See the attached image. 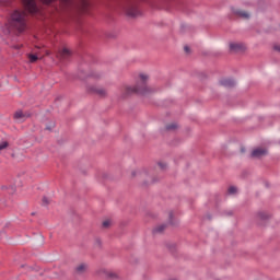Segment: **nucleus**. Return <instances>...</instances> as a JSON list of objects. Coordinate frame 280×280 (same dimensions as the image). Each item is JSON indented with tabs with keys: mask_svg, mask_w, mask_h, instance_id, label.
Returning a JSON list of instances; mask_svg holds the SVG:
<instances>
[{
	"mask_svg": "<svg viewBox=\"0 0 280 280\" xmlns=\"http://www.w3.org/2000/svg\"><path fill=\"white\" fill-rule=\"evenodd\" d=\"M150 80L148 74H140V80L136 85H124L120 88V97L126 100L129 95H133V93H138L139 95H150V93H154V89L148 86L145 82Z\"/></svg>",
	"mask_w": 280,
	"mask_h": 280,
	"instance_id": "f257e3e1",
	"label": "nucleus"
},
{
	"mask_svg": "<svg viewBox=\"0 0 280 280\" xmlns=\"http://www.w3.org/2000/svg\"><path fill=\"white\" fill-rule=\"evenodd\" d=\"M10 25L12 30H16V32H25V27H27V13L25 11L15 10L11 14Z\"/></svg>",
	"mask_w": 280,
	"mask_h": 280,
	"instance_id": "f03ea898",
	"label": "nucleus"
},
{
	"mask_svg": "<svg viewBox=\"0 0 280 280\" xmlns=\"http://www.w3.org/2000/svg\"><path fill=\"white\" fill-rule=\"evenodd\" d=\"M1 3H3L4 5H9V3L12 0H0ZM44 3H51L54 2V0H42ZM22 2L24 3L25 10H27V12H30L31 14H36V12H38V7L36 5V0H22Z\"/></svg>",
	"mask_w": 280,
	"mask_h": 280,
	"instance_id": "7ed1b4c3",
	"label": "nucleus"
},
{
	"mask_svg": "<svg viewBox=\"0 0 280 280\" xmlns=\"http://www.w3.org/2000/svg\"><path fill=\"white\" fill-rule=\"evenodd\" d=\"M125 11L127 16H139V8L137 7V2L135 1H128L125 7Z\"/></svg>",
	"mask_w": 280,
	"mask_h": 280,
	"instance_id": "20e7f679",
	"label": "nucleus"
},
{
	"mask_svg": "<svg viewBox=\"0 0 280 280\" xmlns=\"http://www.w3.org/2000/svg\"><path fill=\"white\" fill-rule=\"evenodd\" d=\"M97 275L100 277H103L104 279H110V280L119 279V273H117V271H113L110 269L102 268L97 271Z\"/></svg>",
	"mask_w": 280,
	"mask_h": 280,
	"instance_id": "39448f33",
	"label": "nucleus"
},
{
	"mask_svg": "<svg viewBox=\"0 0 280 280\" xmlns=\"http://www.w3.org/2000/svg\"><path fill=\"white\" fill-rule=\"evenodd\" d=\"M28 117H30L28 113H24L23 110H18L14 113L13 119H15L18 124H23V121H25V119H27Z\"/></svg>",
	"mask_w": 280,
	"mask_h": 280,
	"instance_id": "423d86ee",
	"label": "nucleus"
},
{
	"mask_svg": "<svg viewBox=\"0 0 280 280\" xmlns=\"http://www.w3.org/2000/svg\"><path fill=\"white\" fill-rule=\"evenodd\" d=\"M90 93H95L100 97H106L107 93L104 88H97V86H90L89 88Z\"/></svg>",
	"mask_w": 280,
	"mask_h": 280,
	"instance_id": "0eeeda50",
	"label": "nucleus"
},
{
	"mask_svg": "<svg viewBox=\"0 0 280 280\" xmlns=\"http://www.w3.org/2000/svg\"><path fill=\"white\" fill-rule=\"evenodd\" d=\"M266 154H268V150L264 148L254 149L252 152V156L254 159H261V156H266Z\"/></svg>",
	"mask_w": 280,
	"mask_h": 280,
	"instance_id": "6e6552de",
	"label": "nucleus"
},
{
	"mask_svg": "<svg viewBox=\"0 0 280 280\" xmlns=\"http://www.w3.org/2000/svg\"><path fill=\"white\" fill-rule=\"evenodd\" d=\"M246 49V46L242 43H230V50L237 54L238 51H244Z\"/></svg>",
	"mask_w": 280,
	"mask_h": 280,
	"instance_id": "1a4fd4ad",
	"label": "nucleus"
},
{
	"mask_svg": "<svg viewBox=\"0 0 280 280\" xmlns=\"http://www.w3.org/2000/svg\"><path fill=\"white\" fill-rule=\"evenodd\" d=\"M57 58L59 60H69V58H71V50L63 48L57 54Z\"/></svg>",
	"mask_w": 280,
	"mask_h": 280,
	"instance_id": "9d476101",
	"label": "nucleus"
},
{
	"mask_svg": "<svg viewBox=\"0 0 280 280\" xmlns=\"http://www.w3.org/2000/svg\"><path fill=\"white\" fill-rule=\"evenodd\" d=\"M220 84H221L222 86H228V89H231V86H235V81L232 80V79H222V80L220 81Z\"/></svg>",
	"mask_w": 280,
	"mask_h": 280,
	"instance_id": "9b49d317",
	"label": "nucleus"
},
{
	"mask_svg": "<svg viewBox=\"0 0 280 280\" xmlns=\"http://www.w3.org/2000/svg\"><path fill=\"white\" fill-rule=\"evenodd\" d=\"M86 268H89V266H86V264H80L79 266H77L75 271L79 275H82V272H86Z\"/></svg>",
	"mask_w": 280,
	"mask_h": 280,
	"instance_id": "f8f14e48",
	"label": "nucleus"
},
{
	"mask_svg": "<svg viewBox=\"0 0 280 280\" xmlns=\"http://www.w3.org/2000/svg\"><path fill=\"white\" fill-rule=\"evenodd\" d=\"M236 14L241 16V19H250V13L246 11H236Z\"/></svg>",
	"mask_w": 280,
	"mask_h": 280,
	"instance_id": "ddd939ff",
	"label": "nucleus"
},
{
	"mask_svg": "<svg viewBox=\"0 0 280 280\" xmlns=\"http://www.w3.org/2000/svg\"><path fill=\"white\" fill-rule=\"evenodd\" d=\"M10 147V143L8 141L0 142V152H3V150H8Z\"/></svg>",
	"mask_w": 280,
	"mask_h": 280,
	"instance_id": "4468645a",
	"label": "nucleus"
},
{
	"mask_svg": "<svg viewBox=\"0 0 280 280\" xmlns=\"http://www.w3.org/2000/svg\"><path fill=\"white\" fill-rule=\"evenodd\" d=\"M165 224H161V225H158L154 230H153V233H163V231H165Z\"/></svg>",
	"mask_w": 280,
	"mask_h": 280,
	"instance_id": "2eb2a0df",
	"label": "nucleus"
},
{
	"mask_svg": "<svg viewBox=\"0 0 280 280\" xmlns=\"http://www.w3.org/2000/svg\"><path fill=\"white\" fill-rule=\"evenodd\" d=\"M110 224H113V221H110V219H107V220L103 221L102 226H103V229H108V228H110Z\"/></svg>",
	"mask_w": 280,
	"mask_h": 280,
	"instance_id": "dca6fc26",
	"label": "nucleus"
},
{
	"mask_svg": "<svg viewBox=\"0 0 280 280\" xmlns=\"http://www.w3.org/2000/svg\"><path fill=\"white\" fill-rule=\"evenodd\" d=\"M228 192L230 194V196H233V195L237 194V187L231 186V187L228 189Z\"/></svg>",
	"mask_w": 280,
	"mask_h": 280,
	"instance_id": "f3484780",
	"label": "nucleus"
},
{
	"mask_svg": "<svg viewBox=\"0 0 280 280\" xmlns=\"http://www.w3.org/2000/svg\"><path fill=\"white\" fill-rule=\"evenodd\" d=\"M176 128H178V125L176 122H173L166 126L167 130H176Z\"/></svg>",
	"mask_w": 280,
	"mask_h": 280,
	"instance_id": "a211bd4d",
	"label": "nucleus"
},
{
	"mask_svg": "<svg viewBox=\"0 0 280 280\" xmlns=\"http://www.w3.org/2000/svg\"><path fill=\"white\" fill-rule=\"evenodd\" d=\"M28 60H30V62H36V60H38V56H36V55H28Z\"/></svg>",
	"mask_w": 280,
	"mask_h": 280,
	"instance_id": "6ab92c4d",
	"label": "nucleus"
},
{
	"mask_svg": "<svg viewBox=\"0 0 280 280\" xmlns=\"http://www.w3.org/2000/svg\"><path fill=\"white\" fill-rule=\"evenodd\" d=\"M3 189H8V194H14V191H16V187H14V186H10L9 188L3 187Z\"/></svg>",
	"mask_w": 280,
	"mask_h": 280,
	"instance_id": "aec40b11",
	"label": "nucleus"
},
{
	"mask_svg": "<svg viewBox=\"0 0 280 280\" xmlns=\"http://www.w3.org/2000/svg\"><path fill=\"white\" fill-rule=\"evenodd\" d=\"M258 218H260V220H267L268 214H266L265 212H259Z\"/></svg>",
	"mask_w": 280,
	"mask_h": 280,
	"instance_id": "412c9836",
	"label": "nucleus"
},
{
	"mask_svg": "<svg viewBox=\"0 0 280 280\" xmlns=\"http://www.w3.org/2000/svg\"><path fill=\"white\" fill-rule=\"evenodd\" d=\"M158 167L160 170H165V167H167V165L165 163H163V162H160V163H158Z\"/></svg>",
	"mask_w": 280,
	"mask_h": 280,
	"instance_id": "4be33fe9",
	"label": "nucleus"
},
{
	"mask_svg": "<svg viewBox=\"0 0 280 280\" xmlns=\"http://www.w3.org/2000/svg\"><path fill=\"white\" fill-rule=\"evenodd\" d=\"M56 126V124H51V126L50 127H46V130H51V128H54Z\"/></svg>",
	"mask_w": 280,
	"mask_h": 280,
	"instance_id": "5701e85b",
	"label": "nucleus"
},
{
	"mask_svg": "<svg viewBox=\"0 0 280 280\" xmlns=\"http://www.w3.org/2000/svg\"><path fill=\"white\" fill-rule=\"evenodd\" d=\"M172 218H174V213L171 212L170 213V220H171L170 222H171V224H174V222H172Z\"/></svg>",
	"mask_w": 280,
	"mask_h": 280,
	"instance_id": "b1692460",
	"label": "nucleus"
},
{
	"mask_svg": "<svg viewBox=\"0 0 280 280\" xmlns=\"http://www.w3.org/2000/svg\"><path fill=\"white\" fill-rule=\"evenodd\" d=\"M184 49H185L186 52H189V46H185Z\"/></svg>",
	"mask_w": 280,
	"mask_h": 280,
	"instance_id": "393cba45",
	"label": "nucleus"
},
{
	"mask_svg": "<svg viewBox=\"0 0 280 280\" xmlns=\"http://www.w3.org/2000/svg\"><path fill=\"white\" fill-rule=\"evenodd\" d=\"M275 49H276L277 51H280V46H276Z\"/></svg>",
	"mask_w": 280,
	"mask_h": 280,
	"instance_id": "a878e982",
	"label": "nucleus"
},
{
	"mask_svg": "<svg viewBox=\"0 0 280 280\" xmlns=\"http://www.w3.org/2000/svg\"><path fill=\"white\" fill-rule=\"evenodd\" d=\"M145 174H148V172L144 171L141 173V176H145Z\"/></svg>",
	"mask_w": 280,
	"mask_h": 280,
	"instance_id": "bb28decb",
	"label": "nucleus"
},
{
	"mask_svg": "<svg viewBox=\"0 0 280 280\" xmlns=\"http://www.w3.org/2000/svg\"><path fill=\"white\" fill-rule=\"evenodd\" d=\"M43 202H44L45 205H47V198H44V199H43Z\"/></svg>",
	"mask_w": 280,
	"mask_h": 280,
	"instance_id": "cd10ccee",
	"label": "nucleus"
}]
</instances>
